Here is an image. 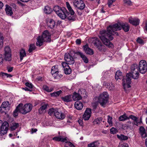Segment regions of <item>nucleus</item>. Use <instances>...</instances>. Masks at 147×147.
Segmentation results:
<instances>
[{
    "label": "nucleus",
    "instance_id": "nucleus-1",
    "mask_svg": "<svg viewBox=\"0 0 147 147\" xmlns=\"http://www.w3.org/2000/svg\"><path fill=\"white\" fill-rule=\"evenodd\" d=\"M122 28L125 32L129 31V26L127 23H123L116 24L113 25H110L107 29V31L102 30L100 32L99 38L103 43L109 47L112 48L113 44L109 41L113 40V38L112 35L116 34L118 35V33L114 31L121 30Z\"/></svg>",
    "mask_w": 147,
    "mask_h": 147
},
{
    "label": "nucleus",
    "instance_id": "nucleus-2",
    "mask_svg": "<svg viewBox=\"0 0 147 147\" xmlns=\"http://www.w3.org/2000/svg\"><path fill=\"white\" fill-rule=\"evenodd\" d=\"M139 71L131 72L126 75V78L122 79V84L124 89L125 90L126 88L131 87L130 84L131 83V78L136 80L139 78Z\"/></svg>",
    "mask_w": 147,
    "mask_h": 147
},
{
    "label": "nucleus",
    "instance_id": "nucleus-3",
    "mask_svg": "<svg viewBox=\"0 0 147 147\" xmlns=\"http://www.w3.org/2000/svg\"><path fill=\"white\" fill-rule=\"evenodd\" d=\"M36 45L39 47L41 46L44 42H50L51 41V34L47 30L43 32L42 36H39L36 38Z\"/></svg>",
    "mask_w": 147,
    "mask_h": 147
},
{
    "label": "nucleus",
    "instance_id": "nucleus-4",
    "mask_svg": "<svg viewBox=\"0 0 147 147\" xmlns=\"http://www.w3.org/2000/svg\"><path fill=\"white\" fill-rule=\"evenodd\" d=\"M109 95L107 92H104L101 94L98 98V102L102 107H105L109 99Z\"/></svg>",
    "mask_w": 147,
    "mask_h": 147
},
{
    "label": "nucleus",
    "instance_id": "nucleus-5",
    "mask_svg": "<svg viewBox=\"0 0 147 147\" xmlns=\"http://www.w3.org/2000/svg\"><path fill=\"white\" fill-rule=\"evenodd\" d=\"M91 40L94 41V44L98 49L100 52H104L106 51L105 46L98 38H93Z\"/></svg>",
    "mask_w": 147,
    "mask_h": 147
},
{
    "label": "nucleus",
    "instance_id": "nucleus-6",
    "mask_svg": "<svg viewBox=\"0 0 147 147\" xmlns=\"http://www.w3.org/2000/svg\"><path fill=\"white\" fill-rule=\"evenodd\" d=\"M9 124L7 121L3 123V121L0 120V136L6 134L8 129Z\"/></svg>",
    "mask_w": 147,
    "mask_h": 147
},
{
    "label": "nucleus",
    "instance_id": "nucleus-7",
    "mask_svg": "<svg viewBox=\"0 0 147 147\" xmlns=\"http://www.w3.org/2000/svg\"><path fill=\"white\" fill-rule=\"evenodd\" d=\"M32 107V105L29 103L25 104L23 107V106H20V112L23 114H25L30 112Z\"/></svg>",
    "mask_w": 147,
    "mask_h": 147
},
{
    "label": "nucleus",
    "instance_id": "nucleus-8",
    "mask_svg": "<svg viewBox=\"0 0 147 147\" xmlns=\"http://www.w3.org/2000/svg\"><path fill=\"white\" fill-rule=\"evenodd\" d=\"M139 71L142 74H144L147 70V64L146 61L144 60H141L138 66Z\"/></svg>",
    "mask_w": 147,
    "mask_h": 147
},
{
    "label": "nucleus",
    "instance_id": "nucleus-9",
    "mask_svg": "<svg viewBox=\"0 0 147 147\" xmlns=\"http://www.w3.org/2000/svg\"><path fill=\"white\" fill-rule=\"evenodd\" d=\"M73 3L75 7L80 10H83L85 6V4L82 0H74Z\"/></svg>",
    "mask_w": 147,
    "mask_h": 147
},
{
    "label": "nucleus",
    "instance_id": "nucleus-10",
    "mask_svg": "<svg viewBox=\"0 0 147 147\" xmlns=\"http://www.w3.org/2000/svg\"><path fill=\"white\" fill-rule=\"evenodd\" d=\"M61 12H59L57 15L62 19H65L69 15L66 8L64 7H61Z\"/></svg>",
    "mask_w": 147,
    "mask_h": 147
},
{
    "label": "nucleus",
    "instance_id": "nucleus-11",
    "mask_svg": "<svg viewBox=\"0 0 147 147\" xmlns=\"http://www.w3.org/2000/svg\"><path fill=\"white\" fill-rule=\"evenodd\" d=\"M9 107L10 105L9 102H3L0 107V112L1 113L7 112L9 109Z\"/></svg>",
    "mask_w": 147,
    "mask_h": 147
},
{
    "label": "nucleus",
    "instance_id": "nucleus-12",
    "mask_svg": "<svg viewBox=\"0 0 147 147\" xmlns=\"http://www.w3.org/2000/svg\"><path fill=\"white\" fill-rule=\"evenodd\" d=\"M66 5L69 11V12H68L69 13V16H67V18L69 20H71L73 19L74 15L75 12L69 2H66Z\"/></svg>",
    "mask_w": 147,
    "mask_h": 147
},
{
    "label": "nucleus",
    "instance_id": "nucleus-13",
    "mask_svg": "<svg viewBox=\"0 0 147 147\" xmlns=\"http://www.w3.org/2000/svg\"><path fill=\"white\" fill-rule=\"evenodd\" d=\"M65 60L67 62V64L71 65L75 62L74 58L69 53H66L65 55Z\"/></svg>",
    "mask_w": 147,
    "mask_h": 147
},
{
    "label": "nucleus",
    "instance_id": "nucleus-14",
    "mask_svg": "<svg viewBox=\"0 0 147 147\" xmlns=\"http://www.w3.org/2000/svg\"><path fill=\"white\" fill-rule=\"evenodd\" d=\"M61 65L64 72L66 74H69L71 73V69L67 63L65 62H62Z\"/></svg>",
    "mask_w": 147,
    "mask_h": 147
},
{
    "label": "nucleus",
    "instance_id": "nucleus-15",
    "mask_svg": "<svg viewBox=\"0 0 147 147\" xmlns=\"http://www.w3.org/2000/svg\"><path fill=\"white\" fill-rule=\"evenodd\" d=\"M91 114V109H87L85 111L83 115V118L85 120H88L90 118Z\"/></svg>",
    "mask_w": 147,
    "mask_h": 147
},
{
    "label": "nucleus",
    "instance_id": "nucleus-16",
    "mask_svg": "<svg viewBox=\"0 0 147 147\" xmlns=\"http://www.w3.org/2000/svg\"><path fill=\"white\" fill-rule=\"evenodd\" d=\"M81 92V90L79 89L78 91V93H77L74 92L72 96V98H73L74 100H78L82 99V96L80 94Z\"/></svg>",
    "mask_w": 147,
    "mask_h": 147
},
{
    "label": "nucleus",
    "instance_id": "nucleus-17",
    "mask_svg": "<svg viewBox=\"0 0 147 147\" xmlns=\"http://www.w3.org/2000/svg\"><path fill=\"white\" fill-rule=\"evenodd\" d=\"M55 113V116L57 119L62 120L64 119L65 117V114L60 111H59L58 109H57Z\"/></svg>",
    "mask_w": 147,
    "mask_h": 147
},
{
    "label": "nucleus",
    "instance_id": "nucleus-18",
    "mask_svg": "<svg viewBox=\"0 0 147 147\" xmlns=\"http://www.w3.org/2000/svg\"><path fill=\"white\" fill-rule=\"evenodd\" d=\"M46 21L48 26L51 28H52L54 27L55 25V22L53 20L47 18L46 20Z\"/></svg>",
    "mask_w": 147,
    "mask_h": 147
},
{
    "label": "nucleus",
    "instance_id": "nucleus-19",
    "mask_svg": "<svg viewBox=\"0 0 147 147\" xmlns=\"http://www.w3.org/2000/svg\"><path fill=\"white\" fill-rule=\"evenodd\" d=\"M83 49L85 53L89 55H92L94 53L93 50L88 47V46L86 45L83 46Z\"/></svg>",
    "mask_w": 147,
    "mask_h": 147
},
{
    "label": "nucleus",
    "instance_id": "nucleus-20",
    "mask_svg": "<svg viewBox=\"0 0 147 147\" xmlns=\"http://www.w3.org/2000/svg\"><path fill=\"white\" fill-rule=\"evenodd\" d=\"M140 133L142 137L145 138L147 137V135L145 128L143 126H141L139 128Z\"/></svg>",
    "mask_w": 147,
    "mask_h": 147
},
{
    "label": "nucleus",
    "instance_id": "nucleus-21",
    "mask_svg": "<svg viewBox=\"0 0 147 147\" xmlns=\"http://www.w3.org/2000/svg\"><path fill=\"white\" fill-rule=\"evenodd\" d=\"M76 54L80 56L85 63H88V59L83 53L80 52H76Z\"/></svg>",
    "mask_w": 147,
    "mask_h": 147
},
{
    "label": "nucleus",
    "instance_id": "nucleus-22",
    "mask_svg": "<svg viewBox=\"0 0 147 147\" xmlns=\"http://www.w3.org/2000/svg\"><path fill=\"white\" fill-rule=\"evenodd\" d=\"M74 106L76 109L81 110L82 109L83 105L81 102L78 101L75 102L74 104Z\"/></svg>",
    "mask_w": 147,
    "mask_h": 147
},
{
    "label": "nucleus",
    "instance_id": "nucleus-23",
    "mask_svg": "<svg viewBox=\"0 0 147 147\" xmlns=\"http://www.w3.org/2000/svg\"><path fill=\"white\" fill-rule=\"evenodd\" d=\"M53 140L57 142H64L65 140V137L64 138L63 136L59 135L58 136L52 138Z\"/></svg>",
    "mask_w": 147,
    "mask_h": 147
},
{
    "label": "nucleus",
    "instance_id": "nucleus-24",
    "mask_svg": "<svg viewBox=\"0 0 147 147\" xmlns=\"http://www.w3.org/2000/svg\"><path fill=\"white\" fill-rule=\"evenodd\" d=\"M140 20L138 19H131L129 20V22L135 26H137L139 24Z\"/></svg>",
    "mask_w": 147,
    "mask_h": 147
},
{
    "label": "nucleus",
    "instance_id": "nucleus-25",
    "mask_svg": "<svg viewBox=\"0 0 147 147\" xmlns=\"http://www.w3.org/2000/svg\"><path fill=\"white\" fill-rule=\"evenodd\" d=\"M103 85L110 90H113L115 88L114 85L112 83H107L105 82H104L103 83Z\"/></svg>",
    "mask_w": 147,
    "mask_h": 147
},
{
    "label": "nucleus",
    "instance_id": "nucleus-26",
    "mask_svg": "<svg viewBox=\"0 0 147 147\" xmlns=\"http://www.w3.org/2000/svg\"><path fill=\"white\" fill-rule=\"evenodd\" d=\"M62 100L65 102H70L72 101V96L69 95L61 97Z\"/></svg>",
    "mask_w": 147,
    "mask_h": 147
},
{
    "label": "nucleus",
    "instance_id": "nucleus-27",
    "mask_svg": "<svg viewBox=\"0 0 147 147\" xmlns=\"http://www.w3.org/2000/svg\"><path fill=\"white\" fill-rule=\"evenodd\" d=\"M5 6V10L7 14L9 16H11L13 14L11 8L8 5H6Z\"/></svg>",
    "mask_w": 147,
    "mask_h": 147
},
{
    "label": "nucleus",
    "instance_id": "nucleus-28",
    "mask_svg": "<svg viewBox=\"0 0 147 147\" xmlns=\"http://www.w3.org/2000/svg\"><path fill=\"white\" fill-rule=\"evenodd\" d=\"M131 72L138 71H139L138 65L136 64H134L131 65Z\"/></svg>",
    "mask_w": 147,
    "mask_h": 147
},
{
    "label": "nucleus",
    "instance_id": "nucleus-29",
    "mask_svg": "<svg viewBox=\"0 0 147 147\" xmlns=\"http://www.w3.org/2000/svg\"><path fill=\"white\" fill-rule=\"evenodd\" d=\"M23 106V104L22 103H20L19 104L18 106L17 107L15 110L14 111L13 113V116L14 117H16L18 115V112H20V107Z\"/></svg>",
    "mask_w": 147,
    "mask_h": 147
},
{
    "label": "nucleus",
    "instance_id": "nucleus-30",
    "mask_svg": "<svg viewBox=\"0 0 147 147\" xmlns=\"http://www.w3.org/2000/svg\"><path fill=\"white\" fill-rule=\"evenodd\" d=\"M115 79L117 80L118 79H121L123 78L122 74L120 71H117L116 73L115 76Z\"/></svg>",
    "mask_w": 147,
    "mask_h": 147
},
{
    "label": "nucleus",
    "instance_id": "nucleus-31",
    "mask_svg": "<svg viewBox=\"0 0 147 147\" xmlns=\"http://www.w3.org/2000/svg\"><path fill=\"white\" fill-rule=\"evenodd\" d=\"M26 56V53L24 49L21 50L20 52V61H22L23 57Z\"/></svg>",
    "mask_w": 147,
    "mask_h": 147
},
{
    "label": "nucleus",
    "instance_id": "nucleus-32",
    "mask_svg": "<svg viewBox=\"0 0 147 147\" xmlns=\"http://www.w3.org/2000/svg\"><path fill=\"white\" fill-rule=\"evenodd\" d=\"M58 71V65H56L52 67L51 71V73L52 75Z\"/></svg>",
    "mask_w": 147,
    "mask_h": 147
},
{
    "label": "nucleus",
    "instance_id": "nucleus-33",
    "mask_svg": "<svg viewBox=\"0 0 147 147\" xmlns=\"http://www.w3.org/2000/svg\"><path fill=\"white\" fill-rule=\"evenodd\" d=\"M53 77L55 79H59L62 77V75L58 71L52 75Z\"/></svg>",
    "mask_w": 147,
    "mask_h": 147
},
{
    "label": "nucleus",
    "instance_id": "nucleus-34",
    "mask_svg": "<svg viewBox=\"0 0 147 147\" xmlns=\"http://www.w3.org/2000/svg\"><path fill=\"white\" fill-rule=\"evenodd\" d=\"M4 59L6 61H10L11 59V54H4Z\"/></svg>",
    "mask_w": 147,
    "mask_h": 147
},
{
    "label": "nucleus",
    "instance_id": "nucleus-35",
    "mask_svg": "<svg viewBox=\"0 0 147 147\" xmlns=\"http://www.w3.org/2000/svg\"><path fill=\"white\" fill-rule=\"evenodd\" d=\"M44 11L47 14H50L52 11V9L48 6H46L44 9Z\"/></svg>",
    "mask_w": 147,
    "mask_h": 147
},
{
    "label": "nucleus",
    "instance_id": "nucleus-36",
    "mask_svg": "<svg viewBox=\"0 0 147 147\" xmlns=\"http://www.w3.org/2000/svg\"><path fill=\"white\" fill-rule=\"evenodd\" d=\"M4 54H11V50L9 47L6 46L4 48Z\"/></svg>",
    "mask_w": 147,
    "mask_h": 147
},
{
    "label": "nucleus",
    "instance_id": "nucleus-37",
    "mask_svg": "<svg viewBox=\"0 0 147 147\" xmlns=\"http://www.w3.org/2000/svg\"><path fill=\"white\" fill-rule=\"evenodd\" d=\"M43 88L44 90L48 92H50L53 90V88L52 87H49L46 85L43 86Z\"/></svg>",
    "mask_w": 147,
    "mask_h": 147
},
{
    "label": "nucleus",
    "instance_id": "nucleus-38",
    "mask_svg": "<svg viewBox=\"0 0 147 147\" xmlns=\"http://www.w3.org/2000/svg\"><path fill=\"white\" fill-rule=\"evenodd\" d=\"M119 120L120 121H124L127 119H129V118L126 116V114L121 115L119 118Z\"/></svg>",
    "mask_w": 147,
    "mask_h": 147
},
{
    "label": "nucleus",
    "instance_id": "nucleus-39",
    "mask_svg": "<svg viewBox=\"0 0 147 147\" xmlns=\"http://www.w3.org/2000/svg\"><path fill=\"white\" fill-rule=\"evenodd\" d=\"M117 136L118 138L121 140H126L128 139V137L127 136L123 135H119L118 134L117 135Z\"/></svg>",
    "mask_w": 147,
    "mask_h": 147
},
{
    "label": "nucleus",
    "instance_id": "nucleus-40",
    "mask_svg": "<svg viewBox=\"0 0 147 147\" xmlns=\"http://www.w3.org/2000/svg\"><path fill=\"white\" fill-rule=\"evenodd\" d=\"M61 7H60L58 6H56L53 8V10L56 12L57 14L59 13V12H61Z\"/></svg>",
    "mask_w": 147,
    "mask_h": 147
},
{
    "label": "nucleus",
    "instance_id": "nucleus-41",
    "mask_svg": "<svg viewBox=\"0 0 147 147\" xmlns=\"http://www.w3.org/2000/svg\"><path fill=\"white\" fill-rule=\"evenodd\" d=\"M136 41L138 43L141 45H144L145 43L144 41L140 37H138Z\"/></svg>",
    "mask_w": 147,
    "mask_h": 147
},
{
    "label": "nucleus",
    "instance_id": "nucleus-42",
    "mask_svg": "<svg viewBox=\"0 0 147 147\" xmlns=\"http://www.w3.org/2000/svg\"><path fill=\"white\" fill-rule=\"evenodd\" d=\"M57 109H54V108H52L50 109L48 111V113L49 115H51L53 114H54L55 115V112L57 110Z\"/></svg>",
    "mask_w": 147,
    "mask_h": 147
},
{
    "label": "nucleus",
    "instance_id": "nucleus-43",
    "mask_svg": "<svg viewBox=\"0 0 147 147\" xmlns=\"http://www.w3.org/2000/svg\"><path fill=\"white\" fill-rule=\"evenodd\" d=\"M47 104H44L42 105L39 109V112L41 113L42 112L44 111L47 108Z\"/></svg>",
    "mask_w": 147,
    "mask_h": 147
},
{
    "label": "nucleus",
    "instance_id": "nucleus-44",
    "mask_svg": "<svg viewBox=\"0 0 147 147\" xmlns=\"http://www.w3.org/2000/svg\"><path fill=\"white\" fill-rule=\"evenodd\" d=\"M19 125L18 123H12L11 128L12 130H14L18 127Z\"/></svg>",
    "mask_w": 147,
    "mask_h": 147
},
{
    "label": "nucleus",
    "instance_id": "nucleus-45",
    "mask_svg": "<svg viewBox=\"0 0 147 147\" xmlns=\"http://www.w3.org/2000/svg\"><path fill=\"white\" fill-rule=\"evenodd\" d=\"M102 121V119L101 118H99L95 119L94 121V124L99 125Z\"/></svg>",
    "mask_w": 147,
    "mask_h": 147
},
{
    "label": "nucleus",
    "instance_id": "nucleus-46",
    "mask_svg": "<svg viewBox=\"0 0 147 147\" xmlns=\"http://www.w3.org/2000/svg\"><path fill=\"white\" fill-rule=\"evenodd\" d=\"M35 49L36 47L35 45L31 44L30 46L28 51L29 53H31Z\"/></svg>",
    "mask_w": 147,
    "mask_h": 147
},
{
    "label": "nucleus",
    "instance_id": "nucleus-47",
    "mask_svg": "<svg viewBox=\"0 0 147 147\" xmlns=\"http://www.w3.org/2000/svg\"><path fill=\"white\" fill-rule=\"evenodd\" d=\"M3 39L2 34L0 32V48H2L3 47Z\"/></svg>",
    "mask_w": 147,
    "mask_h": 147
},
{
    "label": "nucleus",
    "instance_id": "nucleus-48",
    "mask_svg": "<svg viewBox=\"0 0 147 147\" xmlns=\"http://www.w3.org/2000/svg\"><path fill=\"white\" fill-rule=\"evenodd\" d=\"M0 75L2 77H7V78H11L12 77V76L10 74H8L6 73L3 72H1L0 73Z\"/></svg>",
    "mask_w": 147,
    "mask_h": 147
},
{
    "label": "nucleus",
    "instance_id": "nucleus-49",
    "mask_svg": "<svg viewBox=\"0 0 147 147\" xmlns=\"http://www.w3.org/2000/svg\"><path fill=\"white\" fill-rule=\"evenodd\" d=\"M97 142H94L88 144V147H97Z\"/></svg>",
    "mask_w": 147,
    "mask_h": 147
},
{
    "label": "nucleus",
    "instance_id": "nucleus-50",
    "mask_svg": "<svg viewBox=\"0 0 147 147\" xmlns=\"http://www.w3.org/2000/svg\"><path fill=\"white\" fill-rule=\"evenodd\" d=\"M110 131L111 133L113 134H116L117 132V129L114 127H112L110 129Z\"/></svg>",
    "mask_w": 147,
    "mask_h": 147
},
{
    "label": "nucleus",
    "instance_id": "nucleus-51",
    "mask_svg": "<svg viewBox=\"0 0 147 147\" xmlns=\"http://www.w3.org/2000/svg\"><path fill=\"white\" fill-rule=\"evenodd\" d=\"M65 142H65L66 143H67L68 144V145L69 146L71 147H72V146H73L74 145V144L71 143V142H70L69 141H68L67 140V137H65Z\"/></svg>",
    "mask_w": 147,
    "mask_h": 147
},
{
    "label": "nucleus",
    "instance_id": "nucleus-52",
    "mask_svg": "<svg viewBox=\"0 0 147 147\" xmlns=\"http://www.w3.org/2000/svg\"><path fill=\"white\" fill-rule=\"evenodd\" d=\"M142 123V121L141 120L140 121H138V119H137L136 121H134L133 124L138 126L139 124H140Z\"/></svg>",
    "mask_w": 147,
    "mask_h": 147
},
{
    "label": "nucleus",
    "instance_id": "nucleus-53",
    "mask_svg": "<svg viewBox=\"0 0 147 147\" xmlns=\"http://www.w3.org/2000/svg\"><path fill=\"white\" fill-rule=\"evenodd\" d=\"M25 85L26 87H28L29 89H32L33 86L31 83L27 82L26 83Z\"/></svg>",
    "mask_w": 147,
    "mask_h": 147
},
{
    "label": "nucleus",
    "instance_id": "nucleus-54",
    "mask_svg": "<svg viewBox=\"0 0 147 147\" xmlns=\"http://www.w3.org/2000/svg\"><path fill=\"white\" fill-rule=\"evenodd\" d=\"M118 147H128V145L127 143L123 144L120 143L119 144Z\"/></svg>",
    "mask_w": 147,
    "mask_h": 147
},
{
    "label": "nucleus",
    "instance_id": "nucleus-55",
    "mask_svg": "<svg viewBox=\"0 0 147 147\" xmlns=\"http://www.w3.org/2000/svg\"><path fill=\"white\" fill-rule=\"evenodd\" d=\"M128 118H129V119L130 118L133 120L134 121H136L137 119H138V118L136 117L133 115H130Z\"/></svg>",
    "mask_w": 147,
    "mask_h": 147
},
{
    "label": "nucleus",
    "instance_id": "nucleus-56",
    "mask_svg": "<svg viewBox=\"0 0 147 147\" xmlns=\"http://www.w3.org/2000/svg\"><path fill=\"white\" fill-rule=\"evenodd\" d=\"M108 122L109 123L110 125H111L112 124V122L111 121V119L112 118L110 117L109 116H108Z\"/></svg>",
    "mask_w": 147,
    "mask_h": 147
},
{
    "label": "nucleus",
    "instance_id": "nucleus-57",
    "mask_svg": "<svg viewBox=\"0 0 147 147\" xmlns=\"http://www.w3.org/2000/svg\"><path fill=\"white\" fill-rule=\"evenodd\" d=\"M37 131V129L32 128L31 129L30 133L31 134H33V133L36 132Z\"/></svg>",
    "mask_w": 147,
    "mask_h": 147
},
{
    "label": "nucleus",
    "instance_id": "nucleus-58",
    "mask_svg": "<svg viewBox=\"0 0 147 147\" xmlns=\"http://www.w3.org/2000/svg\"><path fill=\"white\" fill-rule=\"evenodd\" d=\"M124 2L125 3L129 5H130L131 3L130 0H124Z\"/></svg>",
    "mask_w": 147,
    "mask_h": 147
},
{
    "label": "nucleus",
    "instance_id": "nucleus-59",
    "mask_svg": "<svg viewBox=\"0 0 147 147\" xmlns=\"http://www.w3.org/2000/svg\"><path fill=\"white\" fill-rule=\"evenodd\" d=\"M7 70L8 72H11L13 69V67H7Z\"/></svg>",
    "mask_w": 147,
    "mask_h": 147
},
{
    "label": "nucleus",
    "instance_id": "nucleus-60",
    "mask_svg": "<svg viewBox=\"0 0 147 147\" xmlns=\"http://www.w3.org/2000/svg\"><path fill=\"white\" fill-rule=\"evenodd\" d=\"M22 89L25 90V91H27L30 92H31L32 91V89H29V88H28L26 87L25 88H22Z\"/></svg>",
    "mask_w": 147,
    "mask_h": 147
},
{
    "label": "nucleus",
    "instance_id": "nucleus-61",
    "mask_svg": "<svg viewBox=\"0 0 147 147\" xmlns=\"http://www.w3.org/2000/svg\"><path fill=\"white\" fill-rule=\"evenodd\" d=\"M62 92V91L61 90H60L58 91L55 92V93L56 95V96H59Z\"/></svg>",
    "mask_w": 147,
    "mask_h": 147
},
{
    "label": "nucleus",
    "instance_id": "nucleus-62",
    "mask_svg": "<svg viewBox=\"0 0 147 147\" xmlns=\"http://www.w3.org/2000/svg\"><path fill=\"white\" fill-rule=\"evenodd\" d=\"M113 3V2L112 1V0H109L108 3L109 7H111Z\"/></svg>",
    "mask_w": 147,
    "mask_h": 147
},
{
    "label": "nucleus",
    "instance_id": "nucleus-63",
    "mask_svg": "<svg viewBox=\"0 0 147 147\" xmlns=\"http://www.w3.org/2000/svg\"><path fill=\"white\" fill-rule=\"evenodd\" d=\"M76 42L77 44L80 45L81 43V40L80 39H77L76 41Z\"/></svg>",
    "mask_w": 147,
    "mask_h": 147
},
{
    "label": "nucleus",
    "instance_id": "nucleus-64",
    "mask_svg": "<svg viewBox=\"0 0 147 147\" xmlns=\"http://www.w3.org/2000/svg\"><path fill=\"white\" fill-rule=\"evenodd\" d=\"M78 122L80 125H82L83 124V121L81 119L78 120Z\"/></svg>",
    "mask_w": 147,
    "mask_h": 147
}]
</instances>
